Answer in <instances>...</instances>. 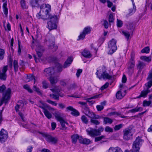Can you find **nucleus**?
<instances>
[{
  "label": "nucleus",
  "mask_w": 152,
  "mask_h": 152,
  "mask_svg": "<svg viewBox=\"0 0 152 152\" xmlns=\"http://www.w3.org/2000/svg\"><path fill=\"white\" fill-rule=\"evenodd\" d=\"M42 19L44 20H49L47 22V27L49 30L56 29L57 28L56 23L58 21V18L57 16L55 15H47L45 17H43Z\"/></svg>",
  "instance_id": "nucleus-1"
},
{
  "label": "nucleus",
  "mask_w": 152,
  "mask_h": 152,
  "mask_svg": "<svg viewBox=\"0 0 152 152\" xmlns=\"http://www.w3.org/2000/svg\"><path fill=\"white\" fill-rule=\"evenodd\" d=\"M40 10L36 15L38 19H42V17L47 15H53L49 13L51 11V6L49 4H43L40 6Z\"/></svg>",
  "instance_id": "nucleus-2"
},
{
  "label": "nucleus",
  "mask_w": 152,
  "mask_h": 152,
  "mask_svg": "<svg viewBox=\"0 0 152 152\" xmlns=\"http://www.w3.org/2000/svg\"><path fill=\"white\" fill-rule=\"evenodd\" d=\"M96 74L97 77L100 79L102 78L110 79L112 77V76L107 72L106 67L104 66L99 67L97 70Z\"/></svg>",
  "instance_id": "nucleus-3"
},
{
  "label": "nucleus",
  "mask_w": 152,
  "mask_h": 152,
  "mask_svg": "<svg viewBox=\"0 0 152 152\" xmlns=\"http://www.w3.org/2000/svg\"><path fill=\"white\" fill-rule=\"evenodd\" d=\"M143 140L140 137H138L136 138L135 140L133 142L132 145L133 152H137L140 149V147Z\"/></svg>",
  "instance_id": "nucleus-4"
},
{
  "label": "nucleus",
  "mask_w": 152,
  "mask_h": 152,
  "mask_svg": "<svg viewBox=\"0 0 152 152\" xmlns=\"http://www.w3.org/2000/svg\"><path fill=\"white\" fill-rule=\"evenodd\" d=\"M104 130V128L102 126H100L98 129L90 128L86 130L88 134L91 137H94L99 135Z\"/></svg>",
  "instance_id": "nucleus-5"
},
{
  "label": "nucleus",
  "mask_w": 152,
  "mask_h": 152,
  "mask_svg": "<svg viewBox=\"0 0 152 152\" xmlns=\"http://www.w3.org/2000/svg\"><path fill=\"white\" fill-rule=\"evenodd\" d=\"M134 132V131L131 126L124 129L123 131L124 139L126 140H129Z\"/></svg>",
  "instance_id": "nucleus-6"
},
{
  "label": "nucleus",
  "mask_w": 152,
  "mask_h": 152,
  "mask_svg": "<svg viewBox=\"0 0 152 152\" xmlns=\"http://www.w3.org/2000/svg\"><path fill=\"white\" fill-rule=\"evenodd\" d=\"M46 44L48 46L49 49H52L55 48V50L56 49V47L54 46V38L50 34L47 35L45 39Z\"/></svg>",
  "instance_id": "nucleus-7"
},
{
  "label": "nucleus",
  "mask_w": 152,
  "mask_h": 152,
  "mask_svg": "<svg viewBox=\"0 0 152 152\" xmlns=\"http://www.w3.org/2000/svg\"><path fill=\"white\" fill-rule=\"evenodd\" d=\"M11 91V89L9 88L6 91L5 93L3 94V96L0 100V106L4 102L5 104L7 103L10 98V94Z\"/></svg>",
  "instance_id": "nucleus-8"
},
{
  "label": "nucleus",
  "mask_w": 152,
  "mask_h": 152,
  "mask_svg": "<svg viewBox=\"0 0 152 152\" xmlns=\"http://www.w3.org/2000/svg\"><path fill=\"white\" fill-rule=\"evenodd\" d=\"M116 40L113 39H112L109 42L108 44V54H112L117 50V47L116 45Z\"/></svg>",
  "instance_id": "nucleus-9"
},
{
  "label": "nucleus",
  "mask_w": 152,
  "mask_h": 152,
  "mask_svg": "<svg viewBox=\"0 0 152 152\" xmlns=\"http://www.w3.org/2000/svg\"><path fill=\"white\" fill-rule=\"evenodd\" d=\"M55 116L58 121L60 122L63 128H66L65 124L68 125V123L65 121L62 117L61 114L58 112H56L55 113Z\"/></svg>",
  "instance_id": "nucleus-10"
},
{
  "label": "nucleus",
  "mask_w": 152,
  "mask_h": 152,
  "mask_svg": "<svg viewBox=\"0 0 152 152\" xmlns=\"http://www.w3.org/2000/svg\"><path fill=\"white\" fill-rule=\"evenodd\" d=\"M42 136L45 138V140L49 142L52 144H55L58 141V139L57 138L53 137L50 135L45 134L41 133Z\"/></svg>",
  "instance_id": "nucleus-11"
},
{
  "label": "nucleus",
  "mask_w": 152,
  "mask_h": 152,
  "mask_svg": "<svg viewBox=\"0 0 152 152\" xmlns=\"http://www.w3.org/2000/svg\"><path fill=\"white\" fill-rule=\"evenodd\" d=\"M8 136L7 132L2 129L0 131V142H3L6 141Z\"/></svg>",
  "instance_id": "nucleus-12"
},
{
  "label": "nucleus",
  "mask_w": 152,
  "mask_h": 152,
  "mask_svg": "<svg viewBox=\"0 0 152 152\" xmlns=\"http://www.w3.org/2000/svg\"><path fill=\"white\" fill-rule=\"evenodd\" d=\"M40 103L41 104H38L37 106L38 107L41 108L44 110L46 109H47L49 110H52L53 108L51 107L50 106L46 103L43 102L42 101H40Z\"/></svg>",
  "instance_id": "nucleus-13"
},
{
  "label": "nucleus",
  "mask_w": 152,
  "mask_h": 152,
  "mask_svg": "<svg viewBox=\"0 0 152 152\" xmlns=\"http://www.w3.org/2000/svg\"><path fill=\"white\" fill-rule=\"evenodd\" d=\"M55 73L54 69L53 67H49L45 69L44 73L46 76H48L53 74Z\"/></svg>",
  "instance_id": "nucleus-14"
},
{
  "label": "nucleus",
  "mask_w": 152,
  "mask_h": 152,
  "mask_svg": "<svg viewBox=\"0 0 152 152\" xmlns=\"http://www.w3.org/2000/svg\"><path fill=\"white\" fill-rule=\"evenodd\" d=\"M69 110L72 111L71 114L74 116H77L80 115V113L78 111L74 108L72 106H69L66 108V111Z\"/></svg>",
  "instance_id": "nucleus-15"
},
{
  "label": "nucleus",
  "mask_w": 152,
  "mask_h": 152,
  "mask_svg": "<svg viewBox=\"0 0 152 152\" xmlns=\"http://www.w3.org/2000/svg\"><path fill=\"white\" fill-rule=\"evenodd\" d=\"M41 0H30V4L32 7H39Z\"/></svg>",
  "instance_id": "nucleus-16"
},
{
  "label": "nucleus",
  "mask_w": 152,
  "mask_h": 152,
  "mask_svg": "<svg viewBox=\"0 0 152 152\" xmlns=\"http://www.w3.org/2000/svg\"><path fill=\"white\" fill-rule=\"evenodd\" d=\"M126 93V90H124L123 92L121 90L117 92L116 94V96L117 99H121L125 95Z\"/></svg>",
  "instance_id": "nucleus-17"
},
{
  "label": "nucleus",
  "mask_w": 152,
  "mask_h": 152,
  "mask_svg": "<svg viewBox=\"0 0 152 152\" xmlns=\"http://www.w3.org/2000/svg\"><path fill=\"white\" fill-rule=\"evenodd\" d=\"M49 80L51 84L53 85L56 84L58 82V79L57 76H51L49 77Z\"/></svg>",
  "instance_id": "nucleus-18"
},
{
  "label": "nucleus",
  "mask_w": 152,
  "mask_h": 152,
  "mask_svg": "<svg viewBox=\"0 0 152 152\" xmlns=\"http://www.w3.org/2000/svg\"><path fill=\"white\" fill-rule=\"evenodd\" d=\"M72 61L73 59L72 58H68L64 64L63 66L64 68H65L69 66Z\"/></svg>",
  "instance_id": "nucleus-19"
},
{
  "label": "nucleus",
  "mask_w": 152,
  "mask_h": 152,
  "mask_svg": "<svg viewBox=\"0 0 152 152\" xmlns=\"http://www.w3.org/2000/svg\"><path fill=\"white\" fill-rule=\"evenodd\" d=\"M72 61L73 59L72 58H68L64 64L63 66L64 68H65L69 66Z\"/></svg>",
  "instance_id": "nucleus-20"
},
{
  "label": "nucleus",
  "mask_w": 152,
  "mask_h": 152,
  "mask_svg": "<svg viewBox=\"0 0 152 152\" xmlns=\"http://www.w3.org/2000/svg\"><path fill=\"white\" fill-rule=\"evenodd\" d=\"M79 142L84 144L88 145L90 143V140L89 139L86 138L83 139L81 136L80 137Z\"/></svg>",
  "instance_id": "nucleus-21"
},
{
  "label": "nucleus",
  "mask_w": 152,
  "mask_h": 152,
  "mask_svg": "<svg viewBox=\"0 0 152 152\" xmlns=\"http://www.w3.org/2000/svg\"><path fill=\"white\" fill-rule=\"evenodd\" d=\"M150 92V90H148L142 91L141 92L140 95L137 97V98H139L141 97H145Z\"/></svg>",
  "instance_id": "nucleus-22"
},
{
  "label": "nucleus",
  "mask_w": 152,
  "mask_h": 152,
  "mask_svg": "<svg viewBox=\"0 0 152 152\" xmlns=\"http://www.w3.org/2000/svg\"><path fill=\"white\" fill-rule=\"evenodd\" d=\"M81 54L84 57L86 58H89L91 56L90 52L86 49H85L81 53Z\"/></svg>",
  "instance_id": "nucleus-23"
},
{
  "label": "nucleus",
  "mask_w": 152,
  "mask_h": 152,
  "mask_svg": "<svg viewBox=\"0 0 152 152\" xmlns=\"http://www.w3.org/2000/svg\"><path fill=\"white\" fill-rule=\"evenodd\" d=\"M147 79L149 81L147 83L148 88H150L152 86V73H151L148 75Z\"/></svg>",
  "instance_id": "nucleus-24"
},
{
  "label": "nucleus",
  "mask_w": 152,
  "mask_h": 152,
  "mask_svg": "<svg viewBox=\"0 0 152 152\" xmlns=\"http://www.w3.org/2000/svg\"><path fill=\"white\" fill-rule=\"evenodd\" d=\"M81 136H79L77 134H75L71 136L72 141L73 143L75 144L78 139L79 141L80 137Z\"/></svg>",
  "instance_id": "nucleus-25"
},
{
  "label": "nucleus",
  "mask_w": 152,
  "mask_h": 152,
  "mask_svg": "<svg viewBox=\"0 0 152 152\" xmlns=\"http://www.w3.org/2000/svg\"><path fill=\"white\" fill-rule=\"evenodd\" d=\"M113 122V120L107 117L103 118V123L104 124H111Z\"/></svg>",
  "instance_id": "nucleus-26"
},
{
  "label": "nucleus",
  "mask_w": 152,
  "mask_h": 152,
  "mask_svg": "<svg viewBox=\"0 0 152 152\" xmlns=\"http://www.w3.org/2000/svg\"><path fill=\"white\" fill-rule=\"evenodd\" d=\"M46 117L48 119H50L52 117L51 114L46 109L43 111Z\"/></svg>",
  "instance_id": "nucleus-27"
},
{
  "label": "nucleus",
  "mask_w": 152,
  "mask_h": 152,
  "mask_svg": "<svg viewBox=\"0 0 152 152\" xmlns=\"http://www.w3.org/2000/svg\"><path fill=\"white\" fill-rule=\"evenodd\" d=\"M36 51L38 57L39 58L41 57L42 55V53L41 52L42 50L41 49V46H39L36 49Z\"/></svg>",
  "instance_id": "nucleus-28"
},
{
  "label": "nucleus",
  "mask_w": 152,
  "mask_h": 152,
  "mask_svg": "<svg viewBox=\"0 0 152 152\" xmlns=\"http://www.w3.org/2000/svg\"><path fill=\"white\" fill-rule=\"evenodd\" d=\"M18 61L16 60H14L13 61V67L15 70V73H16L18 69Z\"/></svg>",
  "instance_id": "nucleus-29"
},
{
  "label": "nucleus",
  "mask_w": 152,
  "mask_h": 152,
  "mask_svg": "<svg viewBox=\"0 0 152 152\" xmlns=\"http://www.w3.org/2000/svg\"><path fill=\"white\" fill-rule=\"evenodd\" d=\"M150 105V106L152 107V102L151 100L147 101L144 100L143 103V106L144 107L148 106Z\"/></svg>",
  "instance_id": "nucleus-30"
},
{
  "label": "nucleus",
  "mask_w": 152,
  "mask_h": 152,
  "mask_svg": "<svg viewBox=\"0 0 152 152\" xmlns=\"http://www.w3.org/2000/svg\"><path fill=\"white\" fill-rule=\"evenodd\" d=\"M56 69L58 72H61L62 70V65L58 63L56 64L55 69Z\"/></svg>",
  "instance_id": "nucleus-31"
},
{
  "label": "nucleus",
  "mask_w": 152,
  "mask_h": 152,
  "mask_svg": "<svg viewBox=\"0 0 152 152\" xmlns=\"http://www.w3.org/2000/svg\"><path fill=\"white\" fill-rule=\"evenodd\" d=\"M142 110V108L139 107H136L135 108L129 110V111L132 113H134L138 111H141Z\"/></svg>",
  "instance_id": "nucleus-32"
},
{
  "label": "nucleus",
  "mask_w": 152,
  "mask_h": 152,
  "mask_svg": "<svg viewBox=\"0 0 152 152\" xmlns=\"http://www.w3.org/2000/svg\"><path fill=\"white\" fill-rule=\"evenodd\" d=\"M114 14L113 13L110 14L109 16V23H113L114 22Z\"/></svg>",
  "instance_id": "nucleus-33"
},
{
  "label": "nucleus",
  "mask_w": 152,
  "mask_h": 152,
  "mask_svg": "<svg viewBox=\"0 0 152 152\" xmlns=\"http://www.w3.org/2000/svg\"><path fill=\"white\" fill-rule=\"evenodd\" d=\"M134 66V61H130L128 63V69H133Z\"/></svg>",
  "instance_id": "nucleus-34"
},
{
  "label": "nucleus",
  "mask_w": 152,
  "mask_h": 152,
  "mask_svg": "<svg viewBox=\"0 0 152 152\" xmlns=\"http://www.w3.org/2000/svg\"><path fill=\"white\" fill-rule=\"evenodd\" d=\"M82 108L83 111L86 115H87L90 111L88 105L86 106L82 107Z\"/></svg>",
  "instance_id": "nucleus-35"
},
{
  "label": "nucleus",
  "mask_w": 152,
  "mask_h": 152,
  "mask_svg": "<svg viewBox=\"0 0 152 152\" xmlns=\"http://www.w3.org/2000/svg\"><path fill=\"white\" fill-rule=\"evenodd\" d=\"M21 104H22V106H23L24 104L23 103V101L21 100H20L18 102V104L15 106V110L17 112L18 111L19 107L21 106Z\"/></svg>",
  "instance_id": "nucleus-36"
},
{
  "label": "nucleus",
  "mask_w": 152,
  "mask_h": 152,
  "mask_svg": "<svg viewBox=\"0 0 152 152\" xmlns=\"http://www.w3.org/2000/svg\"><path fill=\"white\" fill-rule=\"evenodd\" d=\"M59 96L60 95L59 94H51L50 95V97L57 100H59Z\"/></svg>",
  "instance_id": "nucleus-37"
},
{
  "label": "nucleus",
  "mask_w": 152,
  "mask_h": 152,
  "mask_svg": "<svg viewBox=\"0 0 152 152\" xmlns=\"http://www.w3.org/2000/svg\"><path fill=\"white\" fill-rule=\"evenodd\" d=\"M102 94H99L98 95H95L93 96H92L90 98H85V99L87 100L86 101L88 102H91V101H89V100L92 99H95L96 98H98L100 96H101Z\"/></svg>",
  "instance_id": "nucleus-38"
},
{
  "label": "nucleus",
  "mask_w": 152,
  "mask_h": 152,
  "mask_svg": "<svg viewBox=\"0 0 152 152\" xmlns=\"http://www.w3.org/2000/svg\"><path fill=\"white\" fill-rule=\"evenodd\" d=\"M50 90L53 92H56L58 94H59V93L61 91V88L60 87H55L53 89H50Z\"/></svg>",
  "instance_id": "nucleus-39"
},
{
  "label": "nucleus",
  "mask_w": 152,
  "mask_h": 152,
  "mask_svg": "<svg viewBox=\"0 0 152 152\" xmlns=\"http://www.w3.org/2000/svg\"><path fill=\"white\" fill-rule=\"evenodd\" d=\"M82 122L86 124H87L88 122V120L87 118L85 115H82L81 118Z\"/></svg>",
  "instance_id": "nucleus-40"
},
{
  "label": "nucleus",
  "mask_w": 152,
  "mask_h": 152,
  "mask_svg": "<svg viewBox=\"0 0 152 152\" xmlns=\"http://www.w3.org/2000/svg\"><path fill=\"white\" fill-rule=\"evenodd\" d=\"M91 31V28L90 27H87L84 28L83 32L86 35L90 33Z\"/></svg>",
  "instance_id": "nucleus-41"
},
{
  "label": "nucleus",
  "mask_w": 152,
  "mask_h": 152,
  "mask_svg": "<svg viewBox=\"0 0 152 152\" xmlns=\"http://www.w3.org/2000/svg\"><path fill=\"white\" fill-rule=\"evenodd\" d=\"M33 90L36 91L39 95L42 94V93L40 91L39 88L37 87L36 85L34 86L33 87Z\"/></svg>",
  "instance_id": "nucleus-42"
},
{
  "label": "nucleus",
  "mask_w": 152,
  "mask_h": 152,
  "mask_svg": "<svg viewBox=\"0 0 152 152\" xmlns=\"http://www.w3.org/2000/svg\"><path fill=\"white\" fill-rule=\"evenodd\" d=\"M23 88L27 90L28 92L30 93H32L33 92V90L30 88V86L26 84L23 86Z\"/></svg>",
  "instance_id": "nucleus-43"
},
{
  "label": "nucleus",
  "mask_w": 152,
  "mask_h": 152,
  "mask_svg": "<svg viewBox=\"0 0 152 152\" xmlns=\"http://www.w3.org/2000/svg\"><path fill=\"white\" fill-rule=\"evenodd\" d=\"M145 66V64L140 61H139L137 65L138 68L140 69H142Z\"/></svg>",
  "instance_id": "nucleus-44"
},
{
  "label": "nucleus",
  "mask_w": 152,
  "mask_h": 152,
  "mask_svg": "<svg viewBox=\"0 0 152 152\" xmlns=\"http://www.w3.org/2000/svg\"><path fill=\"white\" fill-rule=\"evenodd\" d=\"M90 122L91 124H94L96 125H98L100 124L99 121L94 118L91 119Z\"/></svg>",
  "instance_id": "nucleus-45"
},
{
  "label": "nucleus",
  "mask_w": 152,
  "mask_h": 152,
  "mask_svg": "<svg viewBox=\"0 0 152 152\" xmlns=\"http://www.w3.org/2000/svg\"><path fill=\"white\" fill-rule=\"evenodd\" d=\"M141 60H143L149 62L151 61V58L149 57H147L145 56H141L140 57Z\"/></svg>",
  "instance_id": "nucleus-46"
},
{
  "label": "nucleus",
  "mask_w": 152,
  "mask_h": 152,
  "mask_svg": "<svg viewBox=\"0 0 152 152\" xmlns=\"http://www.w3.org/2000/svg\"><path fill=\"white\" fill-rule=\"evenodd\" d=\"M27 78L29 79V80H28V81L34 80V83H35L37 79V78L33 75H30L29 76H28Z\"/></svg>",
  "instance_id": "nucleus-47"
},
{
  "label": "nucleus",
  "mask_w": 152,
  "mask_h": 152,
  "mask_svg": "<svg viewBox=\"0 0 152 152\" xmlns=\"http://www.w3.org/2000/svg\"><path fill=\"white\" fill-rule=\"evenodd\" d=\"M150 48L149 47H146L142 50L141 52L142 53H148L149 52Z\"/></svg>",
  "instance_id": "nucleus-48"
},
{
  "label": "nucleus",
  "mask_w": 152,
  "mask_h": 152,
  "mask_svg": "<svg viewBox=\"0 0 152 152\" xmlns=\"http://www.w3.org/2000/svg\"><path fill=\"white\" fill-rule=\"evenodd\" d=\"M4 49H0V60H2L4 57Z\"/></svg>",
  "instance_id": "nucleus-49"
},
{
  "label": "nucleus",
  "mask_w": 152,
  "mask_h": 152,
  "mask_svg": "<svg viewBox=\"0 0 152 152\" xmlns=\"http://www.w3.org/2000/svg\"><path fill=\"white\" fill-rule=\"evenodd\" d=\"M0 79L2 80H5L6 79V74L2 73L0 70Z\"/></svg>",
  "instance_id": "nucleus-50"
},
{
  "label": "nucleus",
  "mask_w": 152,
  "mask_h": 152,
  "mask_svg": "<svg viewBox=\"0 0 152 152\" xmlns=\"http://www.w3.org/2000/svg\"><path fill=\"white\" fill-rule=\"evenodd\" d=\"M123 124H120L118 125H115L114 128V129L115 131H117L119 130L123 127Z\"/></svg>",
  "instance_id": "nucleus-51"
},
{
  "label": "nucleus",
  "mask_w": 152,
  "mask_h": 152,
  "mask_svg": "<svg viewBox=\"0 0 152 152\" xmlns=\"http://www.w3.org/2000/svg\"><path fill=\"white\" fill-rule=\"evenodd\" d=\"M20 3L21 7L23 9L26 8V6L25 0H21Z\"/></svg>",
  "instance_id": "nucleus-52"
},
{
  "label": "nucleus",
  "mask_w": 152,
  "mask_h": 152,
  "mask_svg": "<svg viewBox=\"0 0 152 152\" xmlns=\"http://www.w3.org/2000/svg\"><path fill=\"white\" fill-rule=\"evenodd\" d=\"M123 22L122 21L120 20L117 19V25L118 27H121L123 25Z\"/></svg>",
  "instance_id": "nucleus-53"
},
{
  "label": "nucleus",
  "mask_w": 152,
  "mask_h": 152,
  "mask_svg": "<svg viewBox=\"0 0 152 152\" xmlns=\"http://www.w3.org/2000/svg\"><path fill=\"white\" fill-rule=\"evenodd\" d=\"M105 131L107 132H113V129L109 126H107L105 128Z\"/></svg>",
  "instance_id": "nucleus-54"
},
{
  "label": "nucleus",
  "mask_w": 152,
  "mask_h": 152,
  "mask_svg": "<svg viewBox=\"0 0 152 152\" xmlns=\"http://www.w3.org/2000/svg\"><path fill=\"white\" fill-rule=\"evenodd\" d=\"M86 115L88 116L91 119L93 118L94 113L92 112H91L90 111L88 113L87 115Z\"/></svg>",
  "instance_id": "nucleus-55"
},
{
  "label": "nucleus",
  "mask_w": 152,
  "mask_h": 152,
  "mask_svg": "<svg viewBox=\"0 0 152 152\" xmlns=\"http://www.w3.org/2000/svg\"><path fill=\"white\" fill-rule=\"evenodd\" d=\"M122 33L125 36L127 40H128L130 36L129 33L127 31H123Z\"/></svg>",
  "instance_id": "nucleus-56"
},
{
  "label": "nucleus",
  "mask_w": 152,
  "mask_h": 152,
  "mask_svg": "<svg viewBox=\"0 0 152 152\" xmlns=\"http://www.w3.org/2000/svg\"><path fill=\"white\" fill-rule=\"evenodd\" d=\"M105 136L104 135H102L100 136L96 137L95 138V142H97L101 140L102 139L104 138Z\"/></svg>",
  "instance_id": "nucleus-57"
},
{
  "label": "nucleus",
  "mask_w": 152,
  "mask_h": 152,
  "mask_svg": "<svg viewBox=\"0 0 152 152\" xmlns=\"http://www.w3.org/2000/svg\"><path fill=\"white\" fill-rule=\"evenodd\" d=\"M46 101L48 103L51 104L53 105L56 106L57 105V104L55 102L52 101L50 100L47 99Z\"/></svg>",
  "instance_id": "nucleus-58"
},
{
  "label": "nucleus",
  "mask_w": 152,
  "mask_h": 152,
  "mask_svg": "<svg viewBox=\"0 0 152 152\" xmlns=\"http://www.w3.org/2000/svg\"><path fill=\"white\" fill-rule=\"evenodd\" d=\"M109 84V83L107 82L101 88V90L102 91L106 88L108 87Z\"/></svg>",
  "instance_id": "nucleus-59"
},
{
  "label": "nucleus",
  "mask_w": 152,
  "mask_h": 152,
  "mask_svg": "<svg viewBox=\"0 0 152 152\" xmlns=\"http://www.w3.org/2000/svg\"><path fill=\"white\" fill-rule=\"evenodd\" d=\"M42 84L43 88H44L45 89H46L48 87V84L46 81H43Z\"/></svg>",
  "instance_id": "nucleus-60"
},
{
  "label": "nucleus",
  "mask_w": 152,
  "mask_h": 152,
  "mask_svg": "<svg viewBox=\"0 0 152 152\" xmlns=\"http://www.w3.org/2000/svg\"><path fill=\"white\" fill-rule=\"evenodd\" d=\"M8 66L7 65L4 66L2 70V72L1 73L6 74L8 69Z\"/></svg>",
  "instance_id": "nucleus-61"
},
{
  "label": "nucleus",
  "mask_w": 152,
  "mask_h": 152,
  "mask_svg": "<svg viewBox=\"0 0 152 152\" xmlns=\"http://www.w3.org/2000/svg\"><path fill=\"white\" fill-rule=\"evenodd\" d=\"M118 150V149H115V148L112 147L109 149L107 152H115V151Z\"/></svg>",
  "instance_id": "nucleus-62"
},
{
  "label": "nucleus",
  "mask_w": 152,
  "mask_h": 152,
  "mask_svg": "<svg viewBox=\"0 0 152 152\" xmlns=\"http://www.w3.org/2000/svg\"><path fill=\"white\" fill-rule=\"evenodd\" d=\"M86 35V34L83 31V32L79 36V39H83L85 37Z\"/></svg>",
  "instance_id": "nucleus-63"
},
{
  "label": "nucleus",
  "mask_w": 152,
  "mask_h": 152,
  "mask_svg": "<svg viewBox=\"0 0 152 152\" xmlns=\"http://www.w3.org/2000/svg\"><path fill=\"white\" fill-rule=\"evenodd\" d=\"M82 69H79L77 70V72L76 73V75L77 77H78L80 74L82 72Z\"/></svg>",
  "instance_id": "nucleus-64"
}]
</instances>
